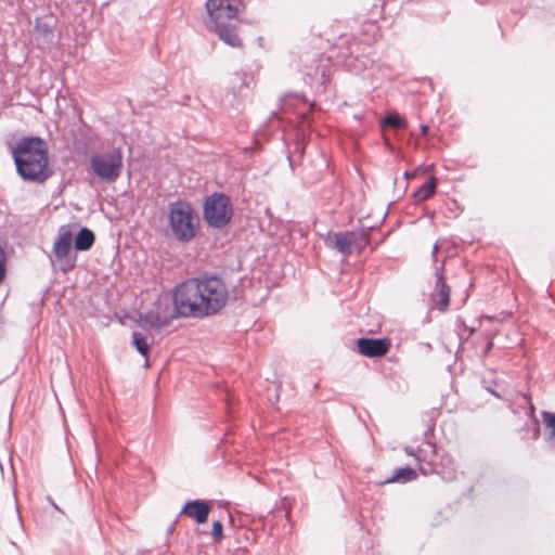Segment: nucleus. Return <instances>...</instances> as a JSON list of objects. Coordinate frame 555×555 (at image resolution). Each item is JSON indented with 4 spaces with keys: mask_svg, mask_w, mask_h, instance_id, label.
I'll return each instance as SVG.
<instances>
[{
    "mask_svg": "<svg viewBox=\"0 0 555 555\" xmlns=\"http://www.w3.org/2000/svg\"><path fill=\"white\" fill-rule=\"evenodd\" d=\"M229 292L217 276L190 279L176 287L173 304L182 317H205L218 312L225 306Z\"/></svg>",
    "mask_w": 555,
    "mask_h": 555,
    "instance_id": "f257e3e1",
    "label": "nucleus"
},
{
    "mask_svg": "<svg viewBox=\"0 0 555 555\" xmlns=\"http://www.w3.org/2000/svg\"><path fill=\"white\" fill-rule=\"evenodd\" d=\"M11 153L16 170L24 180L41 183L50 177L48 147L42 139L23 138L12 146Z\"/></svg>",
    "mask_w": 555,
    "mask_h": 555,
    "instance_id": "f03ea898",
    "label": "nucleus"
},
{
    "mask_svg": "<svg viewBox=\"0 0 555 555\" xmlns=\"http://www.w3.org/2000/svg\"><path fill=\"white\" fill-rule=\"evenodd\" d=\"M242 0H207L208 26L220 39L231 47H238L241 40L235 33Z\"/></svg>",
    "mask_w": 555,
    "mask_h": 555,
    "instance_id": "7ed1b4c3",
    "label": "nucleus"
},
{
    "mask_svg": "<svg viewBox=\"0 0 555 555\" xmlns=\"http://www.w3.org/2000/svg\"><path fill=\"white\" fill-rule=\"evenodd\" d=\"M198 222V216L190 204L176 202L170 205L169 223L177 240L191 241L196 234Z\"/></svg>",
    "mask_w": 555,
    "mask_h": 555,
    "instance_id": "20e7f679",
    "label": "nucleus"
},
{
    "mask_svg": "<svg viewBox=\"0 0 555 555\" xmlns=\"http://www.w3.org/2000/svg\"><path fill=\"white\" fill-rule=\"evenodd\" d=\"M93 172L107 182H114L121 173L122 157L118 150L94 154L90 158Z\"/></svg>",
    "mask_w": 555,
    "mask_h": 555,
    "instance_id": "39448f33",
    "label": "nucleus"
},
{
    "mask_svg": "<svg viewBox=\"0 0 555 555\" xmlns=\"http://www.w3.org/2000/svg\"><path fill=\"white\" fill-rule=\"evenodd\" d=\"M232 212L230 198L223 194H214L205 202L204 218L211 227H224L231 220Z\"/></svg>",
    "mask_w": 555,
    "mask_h": 555,
    "instance_id": "423d86ee",
    "label": "nucleus"
},
{
    "mask_svg": "<svg viewBox=\"0 0 555 555\" xmlns=\"http://www.w3.org/2000/svg\"><path fill=\"white\" fill-rule=\"evenodd\" d=\"M324 242L327 247L337 250L344 256H348L354 243V233L349 231L328 233Z\"/></svg>",
    "mask_w": 555,
    "mask_h": 555,
    "instance_id": "0eeeda50",
    "label": "nucleus"
},
{
    "mask_svg": "<svg viewBox=\"0 0 555 555\" xmlns=\"http://www.w3.org/2000/svg\"><path fill=\"white\" fill-rule=\"evenodd\" d=\"M358 351L369 358L382 357L387 353L389 343L386 339L359 338L357 340Z\"/></svg>",
    "mask_w": 555,
    "mask_h": 555,
    "instance_id": "6e6552de",
    "label": "nucleus"
},
{
    "mask_svg": "<svg viewBox=\"0 0 555 555\" xmlns=\"http://www.w3.org/2000/svg\"><path fill=\"white\" fill-rule=\"evenodd\" d=\"M209 512V504L201 500L189 501L182 509L183 514L195 519L198 524L207 521Z\"/></svg>",
    "mask_w": 555,
    "mask_h": 555,
    "instance_id": "1a4fd4ad",
    "label": "nucleus"
},
{
    "mask_svg": "<svg viewBox=\"0 0 555 555\" xmlns=\"http://www.w3.org/2000/svg\"><path fill=\"white\" fill-rule=\"evenodd\" d=\"M431 301L435 308L444 311L450 301V287L446 284L441 275L438 276L436 287L431 293Z\"/></svg>",
    "mask_w": 555,
    "mask_h": 555,
    "instance_id": "9d476101",
    "label": "nucleus"
},
{
    "mask_svg": "<svg viewBox=\"0 0 555 555\" xmlns=\"http://www.w3.org/2000/svg\"><path fill=\"white\" fill-rule=\"evenodd\" d=\"M73 234L69 229L61 228L60 233L54 242L53 250L59 259L66 258L72 249Z\"/></svg>",
    "mask_w": 555,
    "mask_h": 555,
    "instance_id": "9b49d317",
    "label": "nucleus"
},
{
    "mask_svg": "<svg viewBox=\"0 0 555 555\" xmlns=\"http://www.w3.org/2000/svg\"><path fill=\"white\" fill-rule=\"evenodd\" d=\"M93 232L87 228H82L75 237V248L77 250H87L93 245Z\"/></svg>",
    "mask_w": 555,
    "mask_h": 555,
    "instance_id": "f8f14e48",
    "label": "nucleus"
},
{
    "mask_svg": "<svg viewBox=\"0 0 555 555\" xmlns=\"http://www.w3.org/2000/svg\"><path fill=\"white\" fill-rule=\"evenodd\" d=\"M132 344L140 354L146 357L152 344V337L135 331L132 333Z\"/></svg>",
    "mask_w": 555,
    "mask_h": 555,
    "instance_id": "ddd939ff",
    "label": "nucleus"
},
{
    "mask_svg": "<svg viewBox=\"0 0 555 555\" xmlns=\"http://www.w3.org/2000/svg\"><path fill=\"white\" fill-rule=\"evenodd\" d=\"M437 188V180L435 177H430L427 182L421 185L414 193L415 201L422 202L430 198Z\"/></svg>",
    "mask_w": 555,
    "mask_h": 555,
    "instance_id": "4468645a",
    "label": "nucleus"
},
{
    "mask_svg": "<svg viewBox=\"0 0 555 555\" xmlns=\"http://www.w3.org/2000/svg\"><path fill=\"white\" fill-rule=\"evenodd\" d=\"M542 418L547 429L546 440L550 446L555 447V414L551 412H543Z\"/></svg>",
    "mask_w": 555,
    "mask_h": 555,
    "instance_id": "2eb2a0df",
    "label": "nucleus"
},
{
    "mask_svg": "<svg viewBox=\"0 0 555 555\" xmlns=\"http://www.w3.org/2000/svg\"><path fill=\"white\" fill-rule=\"evenodd\" d=\"M416 472L410 467H402L396 470L395 475L387 482H406L416 478Z\"/></svg>",
    "mask_w": 555,
    "mask_h": 555,
    "instance_id": "dca6fc26",
    "label": "nucleus"
},
{
    "mask_svg": "<svg viewBox=\"0 0 555 555\" xmlns=\"http://www.w3.org/2000/svg\"><path fill=\"white\" fill-rule=\"evenodd\" d=\"M383 126L400 128V127L404 126V120L397 115H387L383 119Z\"/></svg>",
    "mask_w": 555,
    "mask_h": 555,
    "instance_id": "f3484780",
    "label": "nucleus"
},
{
    "mask_svg": "<svg viewBox=\"0 0 555 555\" xmlns=\"http://www.w3.org/2000/svg\"><path fill=\"white\" fill-rule=\"evenodd\" d=\"M211 534L216 538V540L222 539V524L219 520L212 524Z\"/></svg>",
    "mask_w": 555,
    "mask_h": 555,
    "instance_id": "a211bd4d",
    "label": "nucleus"
},
{
    "mask_svg": "<svg viewBox=\"0 0 555 555\" xmlns=\"http://www.w3.org/2000/svg\"><path fill=\"white\" fill-rule=\"evenodd\" d=\"M5 274V254L0 247V283L3 281Z\"/></svg>",
    "mask_w": 555,
    "mask_h": 555,
    "instance_id": "6ab92c4d",
    "label": "nucleus"
},
{
    "mask_svg": "<svg viewBox=\"0 0 555 555\" xmlns=\"http://www.w3.org/2000/svg\"><path fill=\"white\" fill-rule=\"evenodd\" d=\"M421 132H422V134H426L428 132V126L427 125H423L421 127Z\"/></svg>",
    "mask_w": 555,
    "mask_h": 555,
    "instance_id": "aec40b11",
    "label": "nucleus"
},
{
    "mask_svg": "<svg viewBox=\"0 0 555 555\" xmlns=\"http://www.w3.org/2000/svg\"><path fill=\"white\" fill-rule=\"evenodd\" d=\"M67 267L68 268H72L73 267V261L70 259L67 260Z\"/></svg>",
    "mask_w": 555,
    "mask_h": 555,
    "instance_id": "412c9836",
    "label": "nucleus"
},
{
    "mask_svg": "<svg viewBox=\"0 0 555 555\" xmlns=\"http://www.w3.org/2000/svg\"><path fill=\"white\" fill-rule=\"evenodd\" d=\"M437 250H438V246H437V245H435V246H434V251H433V254L435 255V254L437 253Z\"/></svg>",
    "mask_w": 555,
    "mask_h": 555,
    "instance_id": "4be33fe9",
    "label": "nucleus"
},
{
    "mask_svg": "<svg viewBox=\"0 0 555 555\" xmlns=\"http://www.w3.org/2000/svg\"><path fill=\"white\" fill-rule=\"evenodd\" d=\"M405 452H406L409 455H414V454L410 451V449H405Z\"/></svg>",
    "mask_w": 555,
    "mask_h": 555,
    "instance_id": "5701e85b",
    "label": "nucleus"
},
{
    "mask_svg": "<svg viewBox=\"0 0 555 555\" xmlns=\"http://www.w3.org/2000/svg\"><path fill=\"white\" fill-rule=\"evenodd\" d=\"M404 176H405V178H408V179H409V178L411 177V173L405 172V173H404Z\"/></svg>",
    "mask_w": 555,
    "mask_h": 555,
    "instance_id": "b1692460",
    "label": "nucleus"
}]
</instances>
